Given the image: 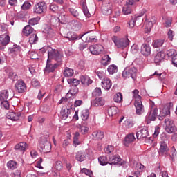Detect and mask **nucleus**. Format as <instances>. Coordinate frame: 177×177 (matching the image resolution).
Listing matches in <instances>:
<instances>
[{
    "label": "nucleus",
    "instance_id": "nucleus-1",
    "mask_svg": "<svg viewBox=\"0 0 177 177\" xmlns=\"http://www.w3.org/2000/svg\"><path fill=\"white\" fill-rule=\"evenodd\" d=\"M63 52L62 51L53 48H50L48 50V59L55 60L57 64L59 66H62L63 63Z\"/></svg>",
    "mask_w": 177,
    "mask_h": 177
},
{
    "label": "nucleus",
    "instance_id": "nucleus-2",
    "mask_svg": "<svg viewBox=\"0 0 177 177\" xmlns=\"http://www.w3.org/2000/svg\"><path fill=\"white\" fill-rule=\"evenodd\" d=\"M48 138H49V136L46 135L44 138L41 137L39 140V150L41 151V153H47L50 152L52 145L48 140Z\"/></svg>",
    "mask_w": 177,
    "mask_h": 177
},
{
    "label": "nucleus",
    "instance_id": "nucleus-3",
    "mask_svg": "<svg viewBox=\"0 0 177 177\" xmlns=\"http://www.w3.org/2000/svg\"><path fill=\"white\" fill-rule=\"evenodd\" d=\"M136 74H138V69L134 66H127L124 68L122 73L124 78H132L135 81L136 80Z\"/></svg>",
    "mask_w": 177,
    "mask_h": 177
},
{
    "label": "nucleus",
    "instance_id": "nucleus-4",
    "mask_svg": "<svg viewBox=\"0 0 177 177\" xmlns=\"http://www.w3.org/2000/svg\"><path fill=\"white\" fill-rule=\"evenodd\" d=\"M112 41L119 49H125L129 45L130 42L127 37L120 39L117 36H113Z\"/></svg>",
    "mask_w": 177,
    "mask_h": 177
},
{
    "label": "nucleus",
    "instance_id": "nucleus-5",
    "mask_svg": "<svg viewBox=\"0 0 177 177\" xmlns=\"http://www.w3.org/2000/svg\"><path fill=\"white\" fill-rule=\"evenodd\" d=\"M158 114V109L154 106V102L151 104V110L147 113L146 116V119L149 121H156V118H157V115Z\"/></svg>",
    "mask_w": 177,
    "mask_h": 177
},
{
    "label": "nucleus",
    "instance_id": "nucleus-6",
    "mask_svg": "<svg viewBox=\"0 0 177 177\" xmlns=\"http://www.w3.org/2000/svg\"><path fill=\"white\" fill-rule=\"evenodd\" d=\"M46 12V3L45 2H39L35 5L33 8V12L37 15H42Z\"/></svg>",
    "mask_w": 177,
    "mask_h": 177
},
{
    "label": "nucleus",
    "instance_id": "nucleus-7",
    "mask_svg": "<svg viewBox=\"0 0 177 177\" xmlns=\"http://www.w3.org/2000/svg\"><path fill=\"white\" fill-rule=\"evenodd\" d=\"M58 64H52V59H47L46 67L44 68V73H55V70L59 67Z\"/></svg>",
    "mask_w": 177,
    "mask_h": 177
},
{
    "label": "nucleus",
    "instance_id": "nucleus-8",
    "mask_svg": "<svg viewBox=\"0 0 177 177\" xmlns=\"http://www.w3.org/2000/svg\"><path fill=\"white\" fill-rule=\"evenodd\" d=\"M165 131H167L168 133H174L176 132V127H175V124L172 120L169 119L165 120Z\"/></svg>",
    "mask_w": 177,
    "mask_h": 177
},
{
    "label": "nucleus",
    "instance_id": "nucleus-9",
    "mask_svg": "<svg viewBox=\"0 0 177 177\" xmlns=\"http://www.w3.org/2000/svg\"><path fill=\"white\" fill-rule=\"evenodd\" d=\"M88 49L92 55H102L104 50V47L100 44H95L91 46Z\"/></svg>",
    "mask_w": 177,
    "mask_h": 177
},
{
    "label": "nucleus",
    "instance_id": "nucleus-10",
    "mask_svg": "<svg viewBox=\"0 0 177 177\" xmlns=\"http://www.w3.org/2000/svg\"><path fill=\"white\" fill-rule=\"evenodd\" d=\"M169 114H171V104H166L160 111L158 118L160 121H162V120H164L167 115H169Z\"/></svg>",
    "mask_w": 177,
    "mask_h": 177
},
{
    "label": "nucleus",
    "instance_id": "nucleus-11",
    "mask_svg": "<svg viewBox=\"0 0 177 177\" xmlns=\"http://www.w3.org/2000/svg\"><path fill=\"white\" fill-rule=\"evenodd\" d=\"M15 87L17 89V92H18V93H24L26 91H27V86L26 85V83H24V81L22 80H18L16 82Z\"/></svg>",
    "mask_w": 177,
    "mask_h": 177
},
{
    "label": "nucleus",
    "instance_id": "nucleus-12",
    "mask_svg": "<svg viewBox=\"0 0 177 177\" xmlns=\"http://www.w3.org/2000/svg\"><path fill=\"white\" fill-rule=\"evenodd\" d=\"M134 106L136 107V113L138 115H140L145 113V106H143L141 100H136Z\"/></svg>",
    "mask_w": 177,
    "mask_h": 177
},
{
    "label": "nucleus",
    "instance_id": "nucleus-13",
    "mask_svg": "<svg viewBox=\"0 0 177 177\" xmlns=\"http://www.w3.org/2000/svg\"><path fill=\"white\" fill-rule=\"evenodd\" d=\"M168 151H169V148H168L167 142L165 141H161L158 153L160 154V156H164V154L165 156H167Z\"/></svg>",
    "mask_w": 177,
    "mask_h": 177
},
{
    "label": "nucleus",
    "instance_id": "nucleus-14",
    "mask_svg": "<svg viewBox=\"0 0 177 177\" xmlns=\"http://www.w3.org/2000/svg\"><path fill=\"white\" fill-rule=\"evenodd\" d=\"M140 52L143 56H150L151 54V47H150V45L145 43L141 46Z\"/></svg>",
    "mask_w": 177,
    "mask_h": 177
},
{
    "label": "nucleus",
    "instance_id": "nucleus-15",
    "mask_svg": "<svg viewBox=\"0 0 177 177\" xmlns=\"http://www.w3.org/2000/svg\"><path fill=\"white\" fill-rule=\"evenodd\" d=\"M136 140L135 138V134L133 133H131L126 136L124 138V145L126 147H128L131 145V143H133Z\"/></svg>",
    "mask_w": 177,
    "mask_h": 177
},
{
    "label": "nucleus",
    "instance_id": "nucleus-16",
    "mask_svg": "<svg viewBox=\"0 0 177 177\" xmlns=\"http://www.w3.org/2000/svg\"><path fill=\"white\" fill-rule=\"evenodd\" d=\"M69 26L71 27V29L73 31H80V30H81V27H82L81 22H80L75 19L69 22Z\"/></svg>",
    "mask_w": 177,
    "mask_h": 177
},
{
    "label": "nucleus",
    "instance_id": "nucleus-17",
    "mask_svg": "<svg viewBox=\"0 0 177 177\" xmlns=\"http://www.w3.org/2000/svg\"><path fill=\"white\" fill-rule=\"evenodd\" d=\"M85 35V34L82 35H80V37L77 36V34H75L74 32H68L65 36H64L65 38L68 39L69 41H75V39H81Z\"/></svg>",
    "mask_w": 177,
    "mask_h": 177
},
{
    "label": "nucleus",
    "instance_id": "nucleus-18",
    "mask_svg": "<svg viewBox=\"0 0 177 177\" xmlns=\"http://www.w3.org/2000/svg\"><path fill=\"white\" fill-rule=\"evenodd\" d=\"M101 10L103 15H105L106 16H109V15H111V3H108L104 4L101 7Z\"/></svg>",
    "mask_w": 177,
    "mask_h": 177
},
{
    "label": "nucleus",
    "instance_id": "nucleus-19",
    "mask_svg": "<svg viewBox=\"0 0 177 177\" xmlns=\"http://www.w3.org/2000/svg\"><path fill=\"white\" fill-rule=\"evenodd\" d=\"M111 80L110 78L105 77L102 80V86L106 91H109L111 88Z\"/></svg>",
    "mask_w": 177,
    "mask_h": 177
},
{
    "label": "nucleus",
    "instance_id": "nucleus-20",
    "mask_svg": "<svg viewBox=\"0 0 177 177\" xmlns=\"http://www.w3.org/2000/svg\"><path fill=\"white\" fill-rule=\"evenodd\" d=\"M15 149L18 151L24 153L28 149V144L26 142H19L15 146Z\"/></svg>",
    "mask_w": 177,
    "mask_h": 177
},
{
    "label": "nucleus",
    "instance_id": "nucleus-21",
    "mask_svg": "<svg viewBox=\"0 0 177 177\" xmlns=\"http://www.w3.org/2000/svg\"><path fill=\"white\" fill-rule=\"evenodd\" d=\"M109 164L110 165H120L121 158L117 156L109 157Z\"/></svg>",
    "mask_w": 177,
    "mask_h": 177
},
{
    "label": "nucleus",
    "instance_id": "nucleus-22",
    "mask_svg": "<svg viewBox=\"0 0 177 177\" xmlns=\"http://www.w3.org/2000/svg\"><path fill=\"white\" fill-rule=\"evenodd\" d=\"M145 166L141 163H136V171L133 172V175L136 177H140V173L143 172V169Z\"/></svg>",
    "mask_w": 177,
    "mask_h": 177
},
{
    "label": "nucleus",
    "instance_id": "nucleus-23",
    "mask_svg": "<svg viewBox=\"0 0 177 177\" xmlns=\"http://www.w3.org/2000/svg\"><path fill=\"white\" fill-rule=\"evenodd\" d=\"M137 139H143L149 136V131L146 129H142L136 133Z\"/></svg>",
    "mask_w": 177,
    "mask_h": 177
},
{
    "label": "nucleus",
    "instance_id": "nucleus-24",
    "mask_svg": "<svg viewBox=\"0 0 177 177\" xmlns=\"http://www.w3.org/2000/svg\"><path fill=\"white\" fill-rule=\"evenodd\" d=\"M80 81L82 82V85L84 86H89V85L93 82V81L88 76H81Z\"/></svg>",
    "mask_w": 177,
    "mask_h": 177
},
{
    "label": "nucleus",
    "instance_id": "nucleus-25",
    "mask_svg": "<svg viewBox=\"0 0 177 177\" xmlns=\"http://www.w3.org/2000/svg\"><path fill=\"white\" fill-rule=\"evenodd\" d=\"M85 158H86V154L85 152L82 151H80L76 153L75 160L76 161H79V162H82V161H85Z\"/></svg>",
    "mask_w": 177,
    "mask_h": 177
},
{
    "label": "nucleus",
    "instance_id": "nucleus-26",
    "mask_svg": "<svg viewBox=\"0 0 177 177\" xmlns=\"http://www.w3.org/2000/svg\"><path fill=\"white\" fill-rule=\"evenodd\" d=\"M34 32V28H32L30 25H26L22 30V34L25 35V37H28L30 34Z\"/></svg>",
    "mask_w": 177,
    "mask_h": 177
},
{
    "label": "nucleus",
    "instance_id": "nucleus-27",
    "mask_svg": "<svg viewBox=\"0 0 177 177\" xmlns=\"http://www.w3.org/2000/svg\"><path fill=\"white\" fill-rule=\"evenodd\" d=\"M92 135L95 140H102L104 138V133L102 131H95Z\"/></svg>",
    "mask_w": 177,
    "mask_h": 177
},
{
    "label": "nucleus",
    "instance_id": "nucleus-28",
    "mask_svg": "<svg viewBox=\"0 0 177 177\" xmlns=\"http://www.w3.org/2000/svg\"><path fill=\"white\" fill-rule=\"evenodd\" d=\"M20 113H16L15 112H9L7 114V118L12 120V121H17L20 119Z\"/></svg>",
    "mask_w": 177,
    "mask_h": 177
},
{
    "label": "nucleus",
    "instance_id": "nucleus-29",
    "mask_svg": "<svg viewBox=\"0 0 177 177\" xmlns=\"http://www.w3.org/2000/svg\"><path fill=\"white\" fill-rule=\"evenodd\" d=\"M70 114H71V110H70L68 109H66V108L62 109L60 115H61L62 120H67V118H68V115H70Z\"/></svg>",
    "mask_w": 177,
    "mask_h": 177
},
{
    "label": "nucleus",
    "instance_id": "nucleus-30",
    "mask_svg": "<svg viewBox=\"0 0 177 177\" xmlns=\"http://www.w3.org/2000/svg\"><path fill=\"white\" fill-rule=\"evenodd\" d=\"M165 58V53L164 52L160 51L158 52L154 58L155 63H160V62H162V60H164Z\"/></svg>",
    "mask_w": 177,
    "mask_h": 177
},
{
    "label": "nucleus",
    "instance_id": "nucleus-31",
    "mask_svg": "<svg viewBox=\"0 0 177 177\" xmlns=\"http://www.w3.org/2000/svg\"><path fill=\"white\" fill-rule=\"evenodd\" d=\"M92 106L95 107H99V106H103L104 104V100L102 97L95 98L92 102Z\"/></svg>",
    "mask_w": 177,
    "mask_h": 177
},
{
    "label": "nucleus",
    "instance_id": "nucleus-32",
    "mask_svg": "<svg viewBox=\"0 0 177 177\" xmlns=\"http://www.w3.org/2000/svg\"><path fill=\"white\" fill-rule=\"evenodd\" d=\"M165 41V40H164L163 39H158L154 40L152 42V46L153 48H160V46H162V45H164Z\"/></svg>",
    "mask_w": 177,
    "mask_h": 177
},
{
    "label": "nucleus",
    "instance_id": "nucleus-33",
    "mask_svg": "<svg viewBox=\"0 0 177 177\" xmlns=\"http://www.w3.org/2000/svg\"><path fill=\"white\" fill-rule=\"evenodd\" d=\"M118 113V108L117 106H111L108 109V115L113 117Z\"/></svg>",
    "mask_w": 177,
    "mask_h": 177
},
{
    "label": "nucleus",
    "instance_id": "nucleus-34",
    "mask_svg": "<svg viewBox=\"0 0 177 177\" xmlns=\"http://www.w3.org/2000/svg\"><path fill=\"white\" fill-rule=\"evenodd\" d=\"M0 42L3 46H6L10 42V37L9 35H5L4 37L0 36Z\"/></svg>",
    "mask_w": 177,
    "mask_h": 177
},
{
    "label": "nucleus",
    "instance_id": "nucleus-35",
    "mask_svg": "<svg viewBox=\"0 0 177 177\" xmlns=\"http://www.w3.org/2000/svg\"><path fill=\"white\" fill-rule=\"evenodd\" d=\"M98 161L100 165H107L109 164V160L107 159V156H101L98 158Z\"/></svg>",
    "mask_w": 177,
    "mask_h": 177
},
{
    "label": "nucleus",
    "instance_id": "nucleus-36",
    "mask_svg": "<svg viewBox=\"0 0 177 177\" xmlns=\"http://www.w3.org/2000/svg\"><path fill=\"white\" fill-rule=\"evenodd\" d=\"M9 97V91L8 90H3L0 93V100H8Z\"/></svg>",
    "mask_w": 177,
    "mask_h": 177
},
{
    "label": "nucleus",
    "instance_id": "nucleus-37",
    "mask_svg": "<svg viewBox=\"0 0 177 177\" xmlns=\"http://www.w3.org/2000/svg\"><path fill=\"white\" fill-rule=\"evenodd\" d=\"M139 20V17H132L128 22L129 28H133L136 25V21Z\"/></svg>",
    "mask_w": 177,
    "mask_h": 177
},
{
    "label": "nucleus",
    "instance_id": "nucleus-38",
    "mask_svg": "<svg viewBox=\"0 0 177 177\" xmlns=\"http://www.w3.org/2000/svg\"><path fill=\"white\" fill-rule=\"evenodd\" d=\"M64 75L66 77H73V75H74V71L70 68L66 67L64 71Z\"/></svg>",
    "mask_w": 177,
    "mask_h": 177
},
{
    "label": "nucleus",
    "instance_id": "nucleus-39",
    "mask_svg": "<svg viewBox=\"0 0 177 177\" xmlns=\"http://www.w3.org/2000/svg\"><path fill=\"white\" fill-rule=\"evenodd\" d=\"M81 118L83 121H86L89 118V110L84 109L82 111Z\"/></svg>",
    "mask_w": 177,
    "mask_h": 177
},
{
    "label": "nucleus",
    "instance_id": "nucleus-40",
    "mask_svg": "<svg viewBox=\"0 0 177 177\" xmlns=\"http://www.w3.org/2000/svg\"><path fill=\"white\" fill-rule=\"evenodd\" d=\"M7 167L8 169H16V168H17V162L13 160H10L7 163Z\"/></svg>",
    "mask_w": 177,
    "mask_h": 177
},
{
    "label": "nucleus",
    "instance_id": "nucleus-41",
    "mask_svg": "<svg viewBox=\"0 0 177 177\" xmlns=\"http://www.w3.org/2000/svg\"><path fill=\"white\" fill-rule=\"evenodd\" d=\"M80 138V133L78 131L75 132L73 136V145L77 147L78 145H81V142L78 140Z\"/></svg>",
    "mask_w": 177,
    "mask_h": 177
},
{
    "label": "nucleus",
    "instance_id": "nucleus-42",
    "mask_svg": "<svg viewBox=\"0 0 177 177\" xmlns=\"http://www.w3.org/2000/svg\"><path fill=\"white\" fill-rule=\"evenodd\" d=\"M36 42H38V36L37 34H32L29 37V43L30 45H34Z\"/></svg>",
    "mask_w": 177,
    "mask_h": 177
},
{
    "label": "nucleus",
    "instance_id": "nucleus-43",
    "mask_svg": "<svg viewBox=\"0 0 177 177\" xmlns=\"http://www.w3.org/2000/svg\"><path fill=\"white\" fill-rule=\"evenodd\" d=\"M118 71V68L117 67V66L113 64V65H110L108 67V72L109 73V74H115V73H117Z\"/></svg>",
    "mask_w": 177,
    "mask_h": 177
},
{
    "label": "nucleus",
    "instance_id": "nucleus-44",
    "mask_svg": "<svg viewBox=\"0 0 177 177\" xmlns=\"http://www.w3.org/2000/svg\"><path fill=\"white\" fill-rule=\"evenodd\" d=\"M54 169L55 171H62L63 169V162L60 160L56 161L54 165Z\"/></svg>",
    "mask_w": 177,
    "mask_h": 177
},
{
    "label": "nucleus",
    "instance_id": "nucleus-45",
    "mask_svg": "<svg viewBox=\"0 0 177 177\" xmlns=\"http://www.w3.org/2000/svg\"><path fill=\"white\" fill-rule=\"evenodd\" d=\"M8 78H10L12 81H17L18 77L17 74L15 73L12 70L9 71L8 73Z\"/></svg>",
    "mask_w": 177,
    "mask_h": 177
},
{
    "label": "nucleus",
    "instance_id": "nucleus-46",
    "mask_svg": "<svg viewBox=\"0 0 177 177\" xmlns=\"http://www.w3.org/2000/svg\"><path fill=\"white\" fill-rule=\"evenodd\" d=\"M114 102L115 103H121L122 102V94L121 93H118L114 95Z\"/></svg>",
    "mask_w": 177,
    "mask_h": 177
},
{
    "label": "nucleus",
    "instance_id": "nucleus-47",
    "mask_svg": "<svg viewBox=\"0 0 177 177\" xmlns=\"http://www.w3.org/2000/svg\"><path fill=\"white\" fill-rule=\"evenodd\" d=\"M39 20H41V18L39 17L32 18L28 20V24L30 26H35V24H38Z\"/></svg>",
    "mask_w": 177,
    "mask_h": 177
},
{
    "label": "nucleus",
    "instance_id": "nucleus-48",
    "mask_svg": "<svg viewBox=\"0 0 177 177\" xmlns=\"http://www.w3.org/2000/svg\"><path fill=\"white\" fill-rule=\"evenodd\" d=\"M111 60V58H110L109 55H104L102 57V64H104V66H109V64H110Z\"/></svg>",
    "mask_w": 177,
    "mask_h": 177
},
{
    "label": "nucleus",
    "instance_id": "nucleus-49",
    "mask_svg": "<svg viewBox=\"0 0 177 177\" xmlns=\"http://www.w3.org/2000/svg\"><path fill=\"white\" fill-rule=\"evenodd\" d=\"M122 12L124 15H131L132 13V8L131 6H126L123 7Z\"/></svg>",
    "mask_w": 177,
    "mask_h": 177
},
{
    "label": "nucleus",
    "instance_id": "nucleus-50",
    "mask_svg": "<svg viewBox=\"0 0 177 177\" xmlns=\"http://www.w3.org/2000/svg\"><path fill=\"white\" fill-rule=\"evenodd\" d=\"M10 55H17L20 53V46H15L10 50Z\"/></svg>",
    "mask_w": 177,
    "mask_h": 177
},
{
    "label": "nucleus",
    "instance_id": "nucleus-51",
    "mask_svg": "<svg viewBox=\"0 0 177 177\" xmlns=\"http://www.w3.org/2000/svg\"><path fill=\"white\" fill-rule=\"evenodd\" d=\"M171 154L170 155V158H171L172 161H175V158H176L177 152L175 147L173 146L171 149Z\"/></svg>",
    "mask_w": 177,
    "mask_h": 177
},
{
    "label": "nucleus",
    "instance_id": "nucleus-52",
    "mask_svg": "<svg viewBox=\"0 0 177 177\" xmlns=\"http://www.w3.org/2000/svg\"><path fill=\"white\" fill-rule=\"evenodd\" d=\"M154 24H156V19L147 21L145 24V27L146 28H147V30H151V28L153 27V26H154Z\"/></svg>",
    "mask_w": 177,
    "mask_h": 177
},
{
    "label": "nucleus",
    "instance_id": "nucleus-53",
    "mask_svg": "<svg viewBox=\"0 0 177 177\" xmlns=\"http://www.w3.org/2000/svg\"><path fill=\"white\" fill-rule=\"evenodd\" d=\"M68 11L72 16H74V17H77V16H80V12H78V10H77L75 8H69Z\"/></svg>",
    "mask_w": 177,
    "mask_h": 177
},
{
    "label": "nucleus",
    "instance_id": "nucleus-54",
    "mask_svg": "<svg viewBox=\"0 0 177 177\" xmlns=\"http://www.w3.org/2000/svg\"><path fill=\"white\" fill-rule=\"evenodd\" d=\"M80 172L88 177H92V171L89 170V169L83 168L81 169Z\"/></svg>",
    "mask_w": 177,
    "mask_h": 177
},
{
    "label": "nucleus",
    "instance_id": "nucleus-55",
    "mask_svg": "<svg viewBox=\"0 0 177 177\" xmlns=\"http://www.w3.org/2000/svg\"><path fill=\"white\" fill-rule=\"evenodd\" d=\"M79 129H80L81 133H82V135H85V133H87V132L89 131V128L86 127L84 125H80L79 127Z\"/></svg>",
    "mask_w": 177,
    "mask_h": 177
},
{
    "label": "nucleus",
    "instance_id": "nucleus-56",
    "mask_svg": "<svg viewBox=\"0 0 177 177\" xmlns=\"http://www.w3.org/2000/svg\"><path fill=\"white\" fill-rule=\"evenodd\" d=\"M71 96H75L78 93V88L74 86L71 90H69L68 93Z\"/></svg>",
    "mask_w": 177,
    "mask_h": 177
},
{
    "label": "nucleus",
    "instance_id": "nucleus-57",
    "mask_svg": "<svg viewBox=\"0 0 177 177\" xmlns=\"http://www.w3.org/2000/svg\"><path fill=\"white\" fill-rule=\"evenodd\" d=\"M50 9L54 13H59V6H57L56 4H50Z\"/></svg>",
    "mask_w": 177,
    "mask_h": 177
},
{
    "label": "nucleus",
    "instance_id": "nucleus-58",
    "mask_svg": "<svg viewBox=\"0 0 177 177\" xmlns=\"http://www.w3.org/2000/svg\"><path fill=\"white\" fill-rule=\"evenodd\" d=\"M126 128H132L133 127V122L129 119H127L124 122Z\"/></svg>",
    "mask_w": 177,
    "mask_h": 177
},
{
    "label": "nucleus",
    "instance_id": "nucleus-59",
    "mask_svg": "<svg viewBox=\"0 0 177 177\" xmlns=\"http://www.w3.org/2000/svg\"><path fill=\"white\" fill-rule=\"evenodd\" d=\"M104 151L106 154H110L114 151V147L113 145H108L106 148L104 149Z\"/></svg>",
    "mask_w": 177,
    "mask_h": 177
},
{
    "label": "nucleus",
    "instance_id": "nucleus-60",
    "mask_svg": "<svg viewBox=\"0 0 177 177\" xmlns=\"http://www.w3.org/2000/svg\"><path fill=\"white\" fill-rule=\"evenodd\" d=\"M102 95V89L100 88H95L93 92V96H100Z\"/></svg>",
    "mask_w": 177,
    "mask_h": 177
},
{
    "label": "nucleus",
    "instance_id": "nucleus-61",
    "mask_svg": "<svg viewBox=\"0 0 177 177\" xmlns=\"http://www.w3.org/2000/svg\"><path fill=\"white\" fill-rule=\"evenodd\" d=\"M1 106L2 109H5L6 110H9L10 104H9V102H8L7 100H4L1 102Z\"/></svg>",
    "mask_w": 177,
    "mask_h": 177
},
{
    "label": "nucleus",
    "instance_id": "nucleus-62",
    "mask_svg": "<svg viewBox=\"0 0 177 177\" xmlns=\"http://www.w3.org/2000/svg\"><path fill=\"white\" fill-rule=\"evenodd\" d=\"M133 93L136 100H140L142 99V97L139 95V90L135 89L133 91Z\"/></svg>",
    "mask_w": 177,
    "mask_h": 177
},
{
    "label": "nucleus",
    "instance_id": "nucleus-63",
    "mask_svg": "<svg viewBox=\"0 0 177 177\" xmlns=\"http://www.w3.org/2000/svg\"><path fill=\"white\" fill-rule=\"evenodd\" d=\"M21 8L23 10H28V9L31 8V3H30L28 1H26L22 5Z\"/></svg>",
    "mask_w": 177,
    "mask_h": 177
},
{
    "label": "nucleus",
    "instance_id": "nucleus-64",
    "mask_svg": "<svg viewBox=\"0 0 177 177\" xmlns=\"http://www.w3.org/2000/svg\"><path fill=\"white\" fill-rule=\"evenodd\" d=\"M131 50L132 53H138L139 46H138V44H133L131 48Z\"/></svg>",
    "mask_w": 177,
    "mask_h": 177
}]
</instances>
